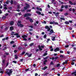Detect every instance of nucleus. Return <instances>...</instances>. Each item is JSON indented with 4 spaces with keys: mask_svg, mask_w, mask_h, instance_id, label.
<instances>
[{
    "mask_svg": "<svg viewBox=\"0 0 76 76\" xmlns=\"http://www.w3.org/2000/svg\"><path fill=\"white\" fill-rule=\"evenodd\" d=\"M12 69H7L6 70V73L8 75H9V76H10V74L11 73H12V72H13V71H12Z\"/></svg>",
    "mask_w": 76,
    "mask_h": 76,
    "instance_id": "nucleus-1",
    "label": "nucleus"
},
{
    "mask_svg": "<svg viewBox=\"0 0 76 76\" xmlns=\"http://www.w3.org/2000/svg\"><path fill=\"white\" fill-rule=\"evenodd\" d=\"M25 4L26 5V6L24 7V9L22 10L23 12H25L26 10H27L28 8H29V7H30V6H29V4L27 3H25Z\"/></svg>",
    "mask_w": 76,
    "mask_h": 76,
    "instance_id": "nucleus-2",
    "label": "nucleus"
},
{
    "mask_svg": "<svg viewBox=\"0 0 76 76\" xmlns=\"http://www.w3.org/2000/svg\"><path fill=\"white\" fill-rule=\"evenodd\" d=\"M31 16V13H27L25 14L24 15V17L26 18V17H28V16Z\"/></svg>",
    "mask_w": 76,
    "mask_h": 76,
    "instance_id": "nucleus-3",
    "label": "nucleus"
},
{
    "mask_svg": "<svg viewBox=\"0 0 76 76\" xmlns=\"http://www.w3.org/2000/svg\"><path fill=\"white\" fill-rule=\"evenodd\" d=\"M22 38H23V39L24 41H27V39L25 38V37H27V36L25 35H23L22 36Z\"/></svg>",
    "mask_w": 76,
    "mask_h": 76,
    "instance_id": "nucleus-4",
    "label": "nucleus"
},
{
    "mask_svg": "<svg viewBox=\"0 0 76 76\" xmlns=\"http://www.w3.org/2000/svg\"><path fill=\"white\" fill-rule=\"evenodd\" d=\"M17 25L18 26L20 27V28H23L24 26V25L21 24L20 23L19 24L18 23H17Z\"/></svg>",
    "mask_w": 76,
    "mask_h": 76,
    "instance_id": "nucleus-5",
    "label": "nucleus"
},
{
    "mask_svg": "<svg viewBox=\"0 0 76 76\" xmlns=\"http://www.w3.org/2000/svg\"><path fill=\"white\" fill-rule=\"evenodd\" d=\"M37 13L39 15H41V16H44V14L43 13L41 14V13L40 12H39L38 11H36Z\"/></svg>",
    "mask_w": 76,
    "mask_h": 76,
    "instance_id": "nucleus-6",
    "label": "nucleus"
},
{
    "mask_svg": "<svg viewBox=\"0 0 76 76\" xmlns=\"http://www.w3.org/2000/svg\"><path fill=\"white\" fill-rule=\"evenodd\" d=\"M45 28L46 29H47L48 31H50V30H51V28H50L49 27V26H45Z\"/></svg>",
    "mask_w": 76,
    "mask_h": 76,
    "instance_id": "nucleus-7",
    "label": "nucleus"
},
{
    "mask_svg": "<svg viewBox=\"0 0 76 76\" xmlns=\"http://www.w3.org/2000/svg\"><path fill=\"white\" fill-rule=\"evenodd\" d=\"M69 3L71 5H73L74 6H75V5H76V2L73 3L71 1H69Z\"/></svg>",
    "mask_w": 76,
    "mask_h": 76,
    "instance_id": "nucleus-8",
    "label": "nucleus"
},
{
    "mask_svg": "<svg viewBox=\"0 0 76 76\" xmlns=\"http://www.w3.org/2000/svg\"><path fill=\"white\" fill-rule=\"evenodd\" d=\"M53 14H55V15L56 17H58V15H59V13L58 12H53Z\"/></svg>",
    "mask_w": 76,
    "mask_h": 76,
    "instance_id": "nucleus-9",
    "label": "nucleus"
},
{
    "mask_svg": "<svg viewBox=\"0 0 76 76\" xmlns=\"http://www.w3.org/2000/svg\"><path fill=\"white\" fill-rule=\"evenodd\" d=\"M14 35H17L16 37L17 38H20V36L19 35V34L18 33H16L15 34H14Z\"/></svg>",
    "mask_w": 76,
    "mask_h": 76,
    "instance_id": "nucleus-10",
    "label": "nucleus"
},
{
    "mask_svg": "<svg viewBox=\"0 0 76 76\" xmlns=\"http://www.w3.org/2000/svg\"><path fill=\"white\" fill-rule=\"evenodd\" d=\"M14 24V21H11L10 23V25L11 26L13 25Z\"/></svg>",
    "mask_w": 76,
    "mask_h": 76,
    "instance_id": "nucleus-11",
    "label": "nucleus"
},
{
    "mask_svg": "<svg viewBox=\"0 0 76 76\" xmlns=\"http://www.w3.org/2000/svg\"><path fill=\"white\" fill-rule=\"evenodd\" d=\"M51 39L52 41H56V37L53 36V37H51Z\"/></svg>",
    "mask_w": 76,
    "mask_h": 76,
    "instance_id": "nucleus-12",
    "label": "nucleus"
},
{
    "mask_svg": "<svg viewBox=\"0 0 76 76\" xmlns=\"http://www.w3.org/2000/svg\"><path fill=\"white\" fill-rule=\"evenodd\" d=\"M72 75H73L74 76H76V70H75V72H73L72 73Z\"/></svg>",
    "mask_w": 76,
    "mask_h": 76,
    "instance_id": "nucleus-13",
    "label": "nucleus"
},
{
    "mask_svg": "<svg viewBox=\"0 0 76 76\" xmlns=\"http://www.w3.org/2000/svg\"><path fill=\"white\" fill-rule=\"evenodd\" d=\"M48 68V67L47 66H45L42 69V70H45L46 69H47Z\"/></svg>",
    "mask_w": 76,
    "mask_h": 76,
    "instance_id": "nucleus-14",
    "label": "nucleus"
},
{
    "mask_svg": "<svg viewBox=\"0 0 76 76\" xmlns=\"http://www.w3.org/2000/svg\"><path fill=\"white\" fill-rule=\"evenodd\" d=\"M38 48H39L40 51H42V49L41 48V46H40V45H39L38 46Z\"/></svg>",
    "mask_w": 76,
    "mask_h": 76,
    "instance_id": "nucleus-15",
    "label": "nucleus"
},
{
    "mask_svg": "<svg viewBox=\"0 0 76 76\" xmlns=\"http://www.w3.org/2000/svg\"><path fill=\"white\" fill-rule=\"evenodd\" d=\"M68 62V60L65 61L63 63V65H64L65 64H67V62Z\"/></svg>",
    "mask_w": 76,
    "mask_h": 76,
    "instance_id": "nucleus-16",
    "label": "nucleus"
},
{
    "mask_svg": "<svg viewBox=\"0 0 76 76\" xmlns=\"http://www.w3.org/2000/svg\"><path fill=\"white\" fill-rule=\"evenodd\" d=\"M6 60L5 59H3V60L2 61V64H5V61Z\"/></svg>",
    "mask_w": 76,
    "mask_h": 76,
    "instance_id": "nucleus-17",
    "label": "nucleus"
},
{
    "mask_svg": "<svg viewBox=\"0 0 76 76\" xmlns=\"http://www.w3.org/2000/svg\"><path fill=\"white\" fill-rule=\"evenodd\" d=\"M48 61L47 60H45L44 61L43 63V64L44 65H46V62H47Z\"/></svg>",
    "mask_w": 76,
    "mask_h": 76,
    "instance_id": "nucleus-18",
    "label": "nucleus"
},
{
    "mask_svg": "<svg viewBox=\"0 0 76 76\" xmlns=\"http://www.w3.org/2000/svg\"><path fill=\"white\" fill-rule=\"evenodd\" d=\"M53 23H54V25H58V23L57 22H54V21H53Z\"/></svg>",
    "mask_w": 76,
    "mask_h": 76,
    "instance_id": "nucleus-19",
    "label": "nucleus"
},
{
    "mask_svg": "<svg viewBox=\"0 0 76 76\" xmlns=\"http://www.w3.org/2000/svg\"><path fill=\"white\" fill-rule=\"evenodd\" d=\"M29 21L31 22V23H33V22H34V21L32 20V19L31 18H30V19L29 20Z\"/></svg>",
    "mask_w": 76,
    "mask_h": 76,
    "instance_id": "nucleus-20",
    "label": "nucleus"
},
{
    "mask_svg": "<svg viewBox=\"0 0 76 76\" xmlns=\"http://www.w3.org/2000/svg\"><path fill=\"white\" fill-rule=\"evenodd\" d=\"M50 32L51 34H53V33H54V31H53V29H52L51 30H50Z\"/></svg>",
    "mask_w": 76,
    "mask_h": 76,
    "instance_id": "nucleus-21",
    "label": "nucleus"
},
{
    "mask_svg": "<svg viewBox=\"0 0 76 76\" xmlns=\"http://www.w3.org/2000/svg\"><path fill=\"white\" fill-rule=\"evenodd\" d=\"M10 31H12V30H13V27L11 26L10 27Z\"/></svg>",
    "mask_w": 76,
    "mask_h": 76,
    "instance_id": "nucleus-22",
    "label": "nucleus"
},
{
    "mask_svg": "<svg viewBox=\"0 0 76 76\" xmlns=\"http://www.w3.org/2000/svg\"><path fill=\"white\" fill-rule=\"evenodd\" d=\"M9 2H10V1L9 0H7L6 2V4H8Z\"/></svg>",
    "mask_w": 76,
    "mask_h": 76,
    "instance_id": "nucleus-23",
    "label": "nucleus"
},
{
    "mask_svg": "<svg viewBox=\"0 0 76 76\" xmlns=\"http://www.w3.org/2000/svg\"><path fill=\"white\" fill-rule=\"evenodd\" d=\"M49 56H47L46 57L44 58L43 59L44 60H47V59L48 58H49Z\"/></svg>",
    "mask_w": 76,
    "mask_h": 76,
    "instance_id": "nucleus-24",
    "label": "nucleus"
},
{
    "mask_svg": "<svg viewBox=\"0 0 76 76\" xmlns=\"http://www.w3.org/2000/svg\"><path fill=\"white\" fill-rule=\"evenodd\" d=\"M30 19L31 18H30V17H28L26 18V20H30Z\"/></svg>",
    "mask_w": 76,
    "mask_h": 76,
    "instance_id": "nucleus-25",
    "label": "nucleus"
},
{
    "mask_svg": "<svg viewBox=\"0 0 76 76\" xmlns=\"http://www.w3.org/2000/svg\"><path fill=\"white\" fill-rule=\"evenodd\" d=\"M65 24H66V25H69V22L68 21H65Z\"/></svg>",
    "mask_w": 76,
    "mask_h": 76,
    "instance_id": "nucleus-26",
    "label": "nucleus"
},
{
    "mask_svg": "<svg viewBox=\"0 0 76 76\" xmlns=\"http://www.w3.org/2000/svg\"><path fill=\"white\" fill-rule=\"evenodd\" d=\"M65 43H69V42H69L68 41V39H67L65 41Z\"/></svg>",
    "mask_w": 76,
    "mask_h": 76,
    "instance_id": "nucleus-27",
    "label": "nucleus"
},
{
    "mask_svg": "<svg viewBox=\"0 0 76 76\" xmlns=\"http://www.w3.org/2000/svg\"><path fill=\"white\" fill-rule=\"evenodd\" d=\"M60 57L61 58H66V57L63 56V55H61L60 56Z\"/></svg>",
    "mask_w": 76,
    "mask_h": 76,
    "instance_id": "nucleus-28",
    "label": "nucleus"
},
{
    "mask_svg": "<svg viewBox=\"0 0 76 76\" xmlns=\"http://www.w3.org/2000/svg\"><path fill=\"white\" fill-rule=\"evenodd\" d=\"M15 59H18V56L16 55H15Z\"/></svg>",
    "mask_w": 76,
    "mask_h": 76,
    "instance_id": "nucleus-29",
    "label": "nucleus"
},
{
    "mask_svg": "<svg viewBox=\"0 0 76 76\" xmlns=\"http://www.w3.org/2000/svg\"><path fill=\"white\" fill-rule=\"evenodd\" d=\"M34 45V43H32L30 44V46L32 47V45Z\"/></svg>",
    "mask_w": 76,
    "mask_h": 76,
    "instance_id": "nucleus-30",
    "label": "nucleus"
},
{
    "mask_svg": "<svg viewBox=\"0 0 76 76\" xmlns=\"http://www.w3.org/2000/svg\"><path fill=\"white\" fill-rule=\"evenodd\" d=\"M15 42L13 41H11L10 42V44H13L14 43H15Z\"/></svg>",
    "mask_w": 76,
    "mask_h": 76,
    "instance_id": "nucleus-31",
    "label": "nucleus"
},
{
    "mask_svg": "<svg viewBox=\"0 0 76 76\" xmlns=\"http://www.w3.org/2000/svg\"><path fill=\"white\" fill-rule=\"evenodd\" d=\"M47 54H48L47 53H45L43 54V56H47Z\"/></svg>",
    "mask_w": 76,
    "mask_h": 76,
    "instance_id": "nucleus-32",
    "label": "nucleus"
},
{
    "mask_svg": "<svg viewBox=\"0 0 76 76\" xmlns=\"http://www.w3.org/2000/svg\"><path fill=\"white\" fill-rule=\"evenodd\" d=\"M43 37L44 38H47V34H45L44 35V36H43Z\"/></svg>",
    "mask_w": 76,
    "mask_h": 76,
    "instance_id": "nucleus-33",
    "label": "nucleus"
},
{
    "mask_svg": "<svg viewBox=\"0 0 76 76\" xmlns=\"http://www.w3.org/2000/svg\"><path fill=\"white\" fill-rule=\"evenodd\" d=\"M50 65H54V63L53 61H51L50 63Z\"/></svg>",
    "mask_w": 76,
    "mask_h": 76,
    "instance_id": "nucleus-34",
    "label": "nucleus"
},
{
    "mask_svg": "<svg viewBox=\"0 0 76 76\" xmlns=\"http://www.w3.org/2000/svg\"><path fill=\"white\" fill-rule=\"evenodd\" d=\"M6 18V17L5 16H4L2 18V19H5Z\"/></svg>",
    "mask_w": 76,
    "mask_h": 76,
    "instance_id": "nucleus-35",
    "label": "nucleus"
},
{
    "mask_svg": "<svg viewBox=\"0 0 76 76\" xmlns=\"http://www.w3.org/2000/svg\"><path fill=\"white\" fill-rule=\"evenodd\" d=\"M56 49L57 51H60V49L58 48H56Z\"/></svg>",
    "mask_w": 76,
    "mask_h": 76,
    "instance_id": "nucleus-36",
    "label": "nucleus"
},
{
    "mask_svg": "<svg viewBox=\"0 0 76 76\" xmlns=\"http://www.w3.org/2000/svg\"><path fill=\"white\" fill-rule=\"evenodd\" d=\"M10 3H11V4H13V1L12 0L11 1Z\"/></svg>",
    "mask_w": 76,
    "mask_h": 76,
    "instance_id": "nucleus-37",
    "label": "nucleus"
},
{
    "mask_svg": "<svg viewBox=\"0 0 76 76\" xmlns=\"http://www.w3.org/2000/svg\"><path fill=\"white\" fill-rule=\"evenodd\" d=\"M64 7L65 9H67V8H68V5H65Z\"/></svg>",
    "mask_w": 76,
    "mask_h": 76,
    "instance_id": "nucleus-38",
    "label": "nucleus"
},
{
    "mask_svg": "<svg viewBox=\"0 0 76 76\" xmlns=\"http://www.w3.org/2000/svg\"><path fill=\"white\" fill-rule=\"evenodd\" d=\"M60 19L61 20H65V19L63 18H60Z\"/></svg>",
    "mask_w": 76,
    "mask_h": 76,
    "instance_id": "nucleus-39",
    "label": "nucleus"
},
{
    "mask_svg": "<svg viewBox=\"0 0 76 76\" xmlns=\"http://www.w3.org/2000/svg\"><path fill=\"white\" fill-rule=\"evenodd\" d=\"M64 15L65 16H67V15H69V14L67 13H66L64 14Z\"/></svg>",
    "mask_w": 76,
    "mask_h": 76,
    "instance_id": "nucleus-40",
    "label": "nucleus"
},
{
    "mask_svg": "<svg viewBox=\"0 0 76 76\" xmlns=\"http://www.w3.org/2000/svg\"><path fill=\"white\" fill-rule=\"evenodd\" d=\"M28 27L29 28H34L33 26H29Z\"/></svg>",
    "mask_w": 76,
    "mask_h": 76,
    "instance_id": "nucleus-41",
    "label": "nucleus"
},
{
    "mask_svg": "<svg viewBox=\"0 0 76 76\" xmlns=\"http://www.w3.org/2000/svg\"><path fill=\"white\" fill-rule=\"evenodd\" d=\"M20 9V5H18L17 6V9Z\"/></svg>",
    "mask_w": 76,
    "mask_h": 76,
    "instance_id": "nucleus-42",
    "label": "nucleus"
},
{
    "mask_svg": "<svg viewBox=\"0 0 76 76\" xmlns=\"http://www.w3.org/2000/svg\"><path fill=\"white\" fill-rule=\"evenodd\" d=\"M60 66V64H57V65L56 66L58 67H59Z\"/></svg>",
    "mask_w": 76,
    "mask_h": 76,
    "instance_id": "nucleus-43",
    "label": "nucleus"
},
{
    "mask_svg": "<svg viewBox=\"0 0 76 76\" xmlns=\"http://www.w3.org/2000/svg\"><path fill=\"white\" fill-rule=\"evenodd\" d=\"M5 54H6V55H7V56H8L9 54V53H7V52H6L4 53Z\"/></svg>",
    "mask_w": 76,
    "mask_h": 76,
    "instance_id": "nucleus-44",
    "label": "nucleus"
},
{
    "mask_svg": "<svg viewBox=\"0 0 76 76\" xmlns=\"http://www.w3.org/2000/svg\"><path fill=\"white\" fill-rule=\"evenodd\" d=\"M31 11V10H27V12H30Z\"/></svg>",
    "mask_w": 76,
    "mask_h": 76,
    "instance_id": "nucleus-45",
    "label": "nucleus"
},
{
    "mask_svg": "<svg viewBox=\"0 0 76 76\" xmlns=\"http://www.w3.org/2000/svg\"><path fill=\"white\" fill-rule=\"evenodd\" d=\"M29 68H28L26 69L25 70L26 71V72H28V71H29Z\"/></svg>",
    "mask_w": 76,
    "mask_h": 76,
    "instance_id": "nucleus-46",
    "label": "nucleus"
},
{
    "mask_svg": "<svg viewBox=\"0 0 76 76\" xmlns=\"http://www.w3.org/2000/svg\"><path fill=\"white\" fill-rule=\"evenodd\" d=\"M12 62L13 63H15V64H16V63H17V62L16 61H14Z\"/></svg>",
    "mask_w": 76,
    "mask_h": 76,
    "instance_id": "nucleus-47",
    "label": "nucleus"
},
{
    "mask_svg": "<svg viewBox=\"0 0 76 76\" xmlns=\"http://www.w3.org/2000/svg\"><path fill=\"white\" fill-rule=\"evenodd\" d=\"M69 47V45H66L65 46V48H68Z\"/></svg>",
    "mask_w": 76,
    "mask_h": 76,
    "instance_id": "nucleus-48",
    "label": "nucleus"
},
{
    "mask_svg": "<svg viewBox=\"0 0 76 76\" xmlns=\"http://www.w3.org/2000/svg\"><path fill=\"white\" fill-rule=\"evenodd\" d=\"M33 31V29L32 28H29V31Z\"/></svg>",
    "mask_w": 76,
    "mask_h": 76,
    "instance_id": "nucleus-49",
    "label": "nucleus"
},
{
    "mask_svg": "<svg viewBox=\"0 0 76 76\" xmlns=\"http://www.w3.org/2000/svg\"><path fill=\"white\" fill-rule=\"evenodd\" d=\"M26 55H27V56H29V53H26L25 55V56H26Z\"/></svg>",
    "mask_w": 76,
    "mask_h": 76,
    "instance_id": "nucleus-50",
    "label": "nucleus"
},
{
    "mask_svg": "<svg viewBox=\"0 0 76 76\" xmlns=\"http://www.w3.org/2000/svg\"><path fill=\"white\" fill-rule=\"evenodd\" d=\"M4 10H7V8L6 7H4Z\"/></svg>",
    "mask_w": 76,
    "mask_h": 76,
    "instance_id": "nucleus-51",
    "label": "nucleus"
},
{
    "mask_svg": "<svg viewBox=\"0 0 76 76\" xmlns=\"http://www.w3.org/2000/svg\"><path fill=\"white\" fill-rule=\"evenodd\" d=\"M25 54V51H23L22 53V55H23V54Z\"/></svg>",
    "mask_w": 76,
    "mask_h": 76,
    "instance_id": "nucleus-52",
    "label": "nucleus"
},
{
    "mask_svg": "<svg viewBox=\"0 0 76 76\" xmlns=\"http://www.w3.org/2000/svg\"><path fill=\"white\" fill-rule=\"evenodd\" d=\"M63 9H61L60 10H59V12H63Z\"/></svg>",
    "mask_w": 76,
    "mask_h": 76,
    "instance_id": "nucleus-53",
    "label": "nucleus"
},
{
    "mask_svg": "<svg viewBox=\"0 0 76 76\" xmlns=\"http://www.w3.org/2000/svg\"><path fill=\"white\" fill-rule=\"evenodd\" d=\"M9 62H7L6 64V67H7L8 65H9Z\"/></svg>",
    "mask_w": 76,
    "mask_h": 76,
    "instance_id": "nucleus-54",
    "label": "nucleus"
},
{
    "mask_svg": "<svg viewBox=\"0 0 76 76\" xmlns=\"http://www.w3.org/2000/svg\"><path fill=\"white\" fill-rule=\"evenodd\" d=\"M32 56V54L31 53L30 55H28V57H31Z\"/></svg>",
    "mask_w": 76,
    "mask_h": 76,
    "instance_id": "nucleus-55",
    "label": "nucleus"
},
{
    "mask_svg": "<svg viewBox=\"0 0 76 76\" xmlns=\"http://www.w3.org/2000/svg\"><path fill=\"white\" fill-rule=\"evenodd\" d=\"M72 11L73 12H75V9H74V8H73L72 9Z\"/></svg>",
    "mask_w": 76,
    "mask_h": 76,
    "instance_id": "nucleus-56",
    "label": "nucleus"
},
{
    "mask_svg": "<svg viewBox=\"0 0 76 76\" xmlns=\"http://www.w3.org/2000/svg\"><path fill=\"white\" fill-rule=\"evenodd\" d=\"M23 60V59H21L20 60V62H22Z\"/></svg>",
    "mask_w": 76,
    "mask_h": 76,
    "instance_id": "nucleus-57",
    "label": "nucleus"
},
{
    "mask_svg": "<svg viewBox=\"0 0 76 76\" xmlns=\"http://www.w3.org/2000/svg\"><path fill=\"white\" fill-rule=\"evenodd\" d=\"M0 73H2V74H3V73H4V71H0Z\"/></svg>",
    "mask_w": 76,
    "mask_h": 76,
    "instance_id": "nucleus-58",
    "label": "nucleus"
},
{
    "mask_svg": "<svg viewBox=\"0 0 76 76\" xmlns=\"http://www.w3.org/2000/svg\"><path fill=\"white\" fill-rule=\"evenodd\" d=\"M64 5H62L61 6V9H63V8H64Z\"/></svg>",
    "mask_w": 76,
    "mask_h": 76,
    "instance_id": "nucleus-59",
    "label": "nucleus"
},
{
    "mask_svg": "<svg viewBox=\"0 0 76 76\" xmlns=\"http://www.w3.org/2000/svg\"><path fill=\"white\" fill-rule=\"evenodd\" d=\"M50 24H54V21L53 22H50Z\"/></svg>",
    "mask_w": 76,
    "mask_h": 76,
    "instance_id": "nucleus-60",
    "label": "nucleus"
},
{
    "mask_svg": "<svg viewBox=\"0 0 76 76\" xmlns=\"http://www.w3.org/2000/svg\"><path fill=\"white\" fill-rule=\"evenodd\" d=\"M12 7H10L9 8V9H10V10H12Z\"/></svg>",
    "mask_w": 76,
    "mask_h": 76,
    "instance_id": "nucleus-61",
    "label": "nucleus"
},
{
    "mask_svg": "<svg viewBox=\"0 0 76 76\" xmlns=\"http://www.w3.org/2000/svg\"><path fill=\"white\" fill-rule=\"evenodd\" d=\"M54 50V49H53V48H52L50 50V51H53V50Z\"/></svg>",
    "mask_w": 76,
    "mask_h": 76,
    "instance_id": "nucleus-62",
    "label": "nucleus"
},
{
    "mask_svg": "<svg viewBox=\"0 0 76 76\" xmlns=\"http://www.w3.org/2000/svg\"><path fill=\"white\" fill-rule=\"evenodd\" d=\"M57 58H58V57H56L55 58V60H56V59H57Z\"/></svg>",
    "mask_w": 76,
    "mask_h": 76,
    "instance_id": "nucleus-63",
    "label": "nucleus"
},
{
    "mask_svg": "<svg viewBox=\"0 0 76 76\" xmlns=\"http://www.w3.org/2000/svg\"><path fill=\"white\" fill-rule=\"evenodd\" d=\"M60 53H63V51L61 50V51H60Z\"/></svg>",
    "mask_w": 76,
    "mask_h": 76,
    "instance_id": "nucleus-64",
    "label": "nucleus"
}]
</instances>
